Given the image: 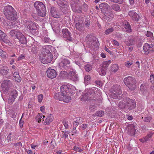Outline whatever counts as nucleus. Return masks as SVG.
I'll return each mask as SVG.
<instances>
[{"label":"nucleus","instance_id":"f8f14e48","mask_svg":"<svg viewBox=\"0 0 154 154\" xmlns=\"http://www.w3.org/2000/svg\"><path fill=\"white\" fill-rule=\"evenodd\" d=\"M18 95V92L15 90H12L10 94L8 100L10 104L12 103Z\"/></svg>","mask_w":154,"mask_h":154},{"label":"nucleus","instance_id":"e433bc0d","mask_svg":"<svg viewBox=\"0 0 154 154\" xmlns=\"http://www.w3.org/2000/svg\"><path fill=\"white\" fill-rule=\"evenodd\" d=\"M142 119H143V121L146 122H150L152 120V118L150 116H147L146 117H142Z\"/></svg>","mask_w":154,"mask_h":154},{"label":"nucleus","instance_id":"052dcab7","mask_svg":"<svg viewBox=\"0 0 154 154\" xmlns=\"http://www.w3.org/2000/svg\"><path fill=\"white\" fill-rule=\"evenodd\" d=\"M42 51L48 54L49 53H50L49 50L47 48H46V47H45V48H42Z\"/></svg>","mask_w":154,"mask_h":154},{"label":"nucleus","instance_id":"6e6552de","mask_svg":"<svg viewBox=\"0 0 154 154\" xmlns=\"http://www.w3.org/2000/svg\"><path fill=\"white\" fill-rule=\"evenodd\" d=\"M59 66L61 69L66 70L70 69L72 68L70 66V62L69 60L66 58L62 59L59 64Z\"/></svg>","mask_w":154,"mask_h":154},{"label":"nucleus","instance_id":"9d476101","mask_svg":"<svg viewBox=\"0 0 154 154\" xmlns=\"http://www.w3.org/2000/svg\"><path fill=\"white\" fill-rule=\"evenodd\" d=\"M72 85H63L60 87V91L64 95L70 94L72 92Z\"/></svg>","mask_w":154,"mask_h":154},{"label":"nucleus","instance_id":"603ef678","mask_svg":"<svg viewBox=\"0 0 154 154\" xmlns=\"http://www.w3.org/2000/svg\"><path fill=\"white\" fill-rule=\"evenodd\" d=\"M150 81L151 83L154 84V74H152L150 77Z\"/></svg>","mask_w":154,"mask_h":154},{"label":"nucleus","instance_id":"39448f33","mask_svg":"<svg viewBox=\"0 0 154 154\" xmlns=\"http://www.w3.org/2000/svg\"><path fill=\"white\" fill-rule=\"evenodd\" d=\"M95 96V94L94 90H89L85 91L81 96L80 98L82 100L86 101L88 100H93Z\"/></svg>","mask_w":154,"mask_h":154},{"label":"nucleus","instance_id":"79ce46f5","mask_svg":"<svg viewBox=\"0 0 154 154\" xmlns=\"http://www.w3.org/2000/svg\"><path fill=\"white\" fill-rule=\"evenodd\" d=\"M38 48L35 45L32 46L31 51L33 54H36L38 53Z\"/></svg>","mask_w":154,"mask_h":154},{"label":"nucleus","instance_id":"1a4fd4ad","mask_svg":"<svg viewBox=\"0 0 154 154\" xmlns=\"http://www.w3.org/2000/svg\"><path fill=\"white\" fill-rule=\"evenodd\" d=\"M143 50L146 54L153 52L154 51V43H145L143 46Z\"/></svg>","mask_w":154,"mask_h":154},{"label":"nucleus","instance_id":"69168bd1","mask_svg":"<svg viewBox=\"0 0 154 154\" xmlns=\"http://www.w3.org/2000/svg\"><path fill=\"white\" fill-rule=\"evenodd\" d=\"M82 122H78L76 121H74L73 122V125L75 126V128L78 125H79V124H81Z\"/></svg>","mask_w":154,"mask_h":154},{"label":"nucleus","instance_id":"7ed1b4c3","mask_svg":"<svg viewBox=\"0 0 154 154\" xmlns=\"http://www.w3.org/2000/svg\"><path fill=\"white\" fill-rule=\"evenodd\" d=\"M87 42V46L91 50H97L98 48L99 43L97 40L94 36L88 35L85 39Z\"/></svg>","mask_w":154,"mask_h":154},{"label":"nucleus","instance_id":"7c9ffc66","mask_svg":"<svg viewBox=\"0 0 154 154\" xmlns=\"http://www.w3.org/2000/svg\"><path fill=\"white\" fill-rule=\"evenodd\" d=\"M69 94H66L64 95L62 97L63 100L62 101H63L65 102L68 103L71 100V97L69 96Z\"/></svg>","mask_w":154,"mask_h":154},{"label":"nucleus","instance_id":"c85d7f7f","mask_svg":"<svg viewBox=\"0 0 154 154\" xmlns=\"http://www.w3.org/2000/svg\"><path fill=\"white\" fill-rule=\"evenodd\" d=\"M113 92L117 93L118 94H122V91L121 90L120 87L119 86L117 85L113 87Z\"/></svg>","mask_w":154,"mask_h":154},{"label":"nucleus","instance_id":"f03ea898","mask_svg":"<svg viewBox=\"0 0 154 154\" xmlns=\"http://www.w3.org/2000/svg\"><path fill=\"white\" fill-rule=\"evenodd\" d=\"M125 103L123 102H120L119 104V106L121 109L132 110L136 107V104L135 100L130 98L126 97L125 101Z\"/></svg>","mask_w":154,"mask_h":154},{"label":"nucleus","instance_id":"864d4df0","mask_svg":"<svg viewBox=\"0 0 154 154\" xmlns=\"http://www.w3.org/2000/svg\"><path fill=\"white\" fill-rule=\"evenodd\" d=\"M23 114L22 115V116L20 120V122H19V125L20 128H22L23 127V124L24 123V121L23 120H22V118L23 116Z\"/></svg>","mask_w":154,"mask_h":154},{"label":"nucleus","instance_id":"20e7f679","mask_svg":"<svg viewBox=\"0 0 154 154\" xmlns=\"http://www.w3.org/2000/svg\"><path fill=\"white\" fill-rule=\"evenodd\" d=\"M24 23L26 27L29 29L30 32L33 35L37 33L39 31L38 25L31 20H28L24 21Z\"/></svg>","mask_w":154,"mask_h":154},{"label":"nucleus","instance_id":"bf43d9fd","mask_svg":"<svg viewBox=\"0 0 154 154\" xmlns=\"http://www.w3.org/2000/svg\"><path fill=\"white\" fill-rule=\"evenodd\" d=\"M43 97L42 94H41L38 96V101L39 102H41L43 99Z\"/></svg>","mask_w":154,"mask_h":154},{"label":"nucleus","instance_id":"f3484780","mask_svg":"<svg viewBox=\"0 0 154 154\" xmlns=\"http://www.w3.org/2000/svg\"><path fill=\"white\" fill-rule=\"evenodd\" d=\"M99 8L101 9V12L103 13L109 10L110 7L107 4L103 3L100 4Z\"/></svg>","mask_w":154,"mask_h":154},{"label":"nucleus","instance_id":"2eb2a0df","mask_svg":"<svg viewBox=\"0 0 154 154\" xmlns=\"http://www.w3.org/2000/svg\"><path fill=\"white\" fill-rule=\"evenodd\" d=\"M43 56L41 57L40 58V61L41 62L44 64H46L50 63L52 60L51 57L48 55L44 54Z\"/></svg>","mask_w":154,"mask_h":154},{"label":"nucleus","instance_id":"37998d69","mask_svg":"<svg viewBox=\"0 0 154 154\" xmlns=\"http://www.w3.org/2000/svg\"><path fill=\"white\" fill-rule=\"evenodd\" d=\"M114 30V28L113 27H110L108 29H106L105 31V34L106 35H107L109 34V33H111V32H112Z\"/></svg>","mask_w":154,"mask_h":154},{"label":"nucleus","instance_id":"aec40b11","mask_svg":"<svg viewBox=\"0 0 154 154\" xmlns=\"http://www.w3.org/2000/svg\"><path fill=\"white\" fill-rule=\"evenodd\" d=\"M103 14L104 18L107 20L112 19L114 17L113 13L110 9Z\"/></svg>","mask_w":154,"mask_h":154},{"label":"nucleus","instance_id":"49530a36","mask_svg":"<svg viewBox=\"0 0 154 154\" xmlns=\"http://www.w3.org/2000/svg\"><path fill=\"white\" fill-rule=\"evenodd\" d=\"M92 68V66L91 65L89 64H87L85 66V70L88 72L91 71Z\"/></svg>","mask_w":154,"mask_h":154},{"label":"nucleus","instance_id":"6e6d98bb","mask_svg":"<svg viewBox=\"0 0 154 154\" xmlns=\"http://www.w3.org/2000/svg\"><path fill=\"white\" fill-rule=\"evenodd\" d=\"M132 64V61H128L125 63V65L127 67L129 68L131 65Z\"/></svg>","mask_w":154,"mask_h":154},{"label":"nucleus","instance_id":"f704fd0d","mask_svg":"<svg viewBox=\"0 0 154 154\" xmlns=\"http://www.w3.org/2000/svg\"><path fill=\"white\" fill-rule=\"evenodd\" d=\"M6 68L5 66H3L2 68H1L0 70V73L2 75H7L8 72V69H5Z\"/></svg>","mask_w":154,"mask_h":154},{"label":"nucleus","instance_id":"4c0bfd02","mask_svg":"<svg viewBox=\"0 0 154 154\" xmlns=\"http://www.w3.org/2000/svg\"><path fill=\"white\" fill-rule=\"evenodd\" d=\"M0 56L4 59L8 57L6 53L1 49H0Z\"/></svg>","mask_w":154,"mask_h":154},{"label":"nucleus","instance_id":"dca6fc26","mask_svg":"<svg viewBox=\"0 0 154 154\" xmlns=\"http://www.w3.org/2000/svg\"><path fill=\"white\" fill-rule=\"evenodd\" d=\"M75 26L76 29L80 31H83L84 29V24L80 20L75 19L74 21Z\"/></svg>","mask_w":154,"mask_h":154},{"label":"nucleus","instance_id":"473e14b6","mask_svg":"<svg viewBox=\"0 0 154 154\" xmlns=\"http://www.w3.org/2000/svg\"><path fill=\"white\" fill-rule=\"evenodd\" d=\"M20 32L17 31L12 30L10 32L9 34L11 37L14 38L15 37L16 38L17 36V35L19 34Z\"/></svg>","mask_w":154,"mask_h":154},{"label":"nucleus","instance_id":"6ab92c4d","mask_svg":"<svg viewBox=\"0 0 154 154\" xmlns=\"http://www.w3.org/2000/svg\"><path fill=\"white\" fill-rule=\"evenodd\" d=\"M128 14L133 20L137 21L140 19V17L136 12L133 11H130Z\"/></svg>","mask_w":154,"mask_h":154},{"label":"nucleus","instance_id":"680f3d73","mask_svg":"<svg viewBox=\"0 0 154 154\" xmlns=\"http://www.w3.org/2000/svg\"><path fill=\"white\" fill-rule=\"evenodd\" d=\"M25 57V55L24 54H22L20 55V56L18 57L17 59L18 61L20 60L23 59H24Z\"/></svg>","mask_w":154,"mask_h":154},{"label":"nucleus","instance_id":"58836bf2","mask_svg":"<svg viewBox=\"0 0 154 154\" xmlns=\"http://www.w3.org/2000/svg\"><path fill=\"white\" fill-rule=\"evenodd\" d=\"M111 63V61L110 60L104 61L103 63L102 64V66L107 69L108 67Z\"/></svg>","mask_w":154,"mask_h":154},{"label":"nucleus","instance_id":"423d86ee","mask_svg":"<svg viewBox=\"0 0 154 154\" xmlns=\"http://www.w3.org/2000/svg\"><path fill=\"white\" fill-rule=\"evenodd\" d=\"M135 79L133 77L130 76L125 78L123 80L126 85L131 91L135 90Z\"/></svg>","mask_w":154,"mask_h":154},{"label":"nucleus","instance_id":"9b49d317","mask_svg":"<svg viewBox=\"0 0 154 154\" xmlns=\"http://www.w3.org/2000/svg\"><path fill=\"white\" fill-rule=\"evenodd\" d=\"M62 31V36L63 38L69 41H72L73 40V39L72 36V35L68 29H63Z\"/></svg>","mask_w":154,"mask_h":154},{"label":"nucleus","instance_id":"c9c22d12","mask_svg":"<svg viewBox=\"0 0 154 154\" xmlns=\"http://www.w3.org/2000/svg\"><path fill=\"white\" fill-rule=\"evenodd\" d=\"M119 67L118 65L114 64L111 66L110 70L114 72H116L119 69Z\"/></svg>","mask_w":154,"mask_h":154},{"label":"nucleus","instance_id":"a19ab883","mask_svg":"<svg viewBox=\"0 0 154 154\" xmlns=\"http://www.w3.org/2000/svg\"><path fill=\"white\" fill-rule=\"evenodd\" d=\"M107 69L106 68L101 66L100 71L99 72L100 74V75H105L106 74Z\"/></svg>","mask_w":154,"mask_h":154},{"label":"nucleus","instance_id":"8fccbe9b","mask_svg":"<svg viewBox=\"0 0 154 154\" xmlns=\"http://www.w3.org/2000/svg\"><path fill=\"white\" fill-rule=\"evenodd\" d=\"M118 95L117 93L113 92V93L111 94V96L114 99H119Z\"/></svg>","mask_w":154,"mask_h":154},{"label":"nucleus","instance_id":"338daca9","mask_svg":"<svg viewBox=\"0 0 154 154\" xmlns=\"http://www.w3.org/2000/svg\"><path fill=\"white\" fill-rule=\"evenodd\" d=\"M142 91H143V94L144 95L147 96L149 95V92L146 90H145Z\"/></svg>","mask_w":154,"mask_h":154},{"label":"nucleus","instance_id":"e2e57ef3","mask_svg":"<svg viewBox=\"0 0 154 154\" xmlns=\"http://www.w3.org/2000/svg\"><path fill=\"white\" fill-rule=\"evenodd\" d=\"M110 1L115 3H117L119 4H121L123 2V0H110Z\"/></svg>","mask_w":154,"mask_h":154},{"label":"nucleus","instance_id":"2f4dec72","mask_svg":"<svg viewBox=\"0 0 154 154\" xmlns=\"http://www.w3.org/2000/svg\"><path fill=\"white\" fill-rule=\"evenodd\" d=\"M13 77L15 81L17 82H20L21 80V78L17 72L14 73L13 74Z\"/></svg>","mask_w":154,"mask_h":154},{"label":"nucleus","instance_id":"bb28decb","mask_svg":"<svg viewBox=\"0 0 154 154\" xmlns=\"http://www.w3.org/2000/svg\"><path fill=\"white\" fill-rule=\"evenodd\" d=\"M64 95V94H62L60 91V92H58L55 94L54 97L56 100L62 101L63 100V97H62Z\"/></svg>","mask_w":154,"mask_h":154},{"label":"nucleus","instance_id":"5701e85b","mask_svg":"<svg viewBox=\"0 0 154 154\" xmlns=\"http://www.w3.org/2000/svg\"><path fill=\"white\" fill-rule=\"evenodd\" d=\"M135 38L133 36L130 37L125 42V44L127 46L134 45L135 43Z\"/></svg>","mask_w":154,"mask_h":154},{"label":"nucleus","instance_id":"ea45409f","mask_svg":"<svg viewBox=\"0 0 154 154\" xmlns=\"http://www.w3.org/2000/svg\"><path fill=\"white\" fill-rule=\"evenodd\" d=\"M125 28L128 32H130L132 31L131 26L127 22V23L125 24Z\"/></svg>","mask_w":154,"mask_h":154},{"label":"nucleus","instance_id":"774afa93","mask_svg":"<svg viewBox=\"0 0 154 154\" xmlns=\"http://www.w3.org/2000/svg\"><path fill=\"white\" fill-rule=\"evenodd\" d=\"M112 42V44L115 46H118L119 45V43L116 40H114Z\"/></svg>","mask_w":154,"mask_h":154},{"label":"nucleus","instance_id":"a878e982","mask_svg":"<svg viewBox=\"0 0 154 154\" xmlns=\"http://www.w3.org/2000/svg\"><path fill=\"white\" fill-rule=\"evenodd\" d=\"M53 115L51 114L48 115L44 122V125H49L53 120Z\"/></svg>","mask_w":154,"mask_h":154},{"label":"nucleus","instance_id":"cd10ccee","mask_svg":"<svg viewBox=\"0 0 154 154\" xmlns=\"http://www.w3.org/2000/svg\"><path fill=\"white\" fill-rule=\"evenodd\" d=\"M136 132V129L133 125H131V127L129 128L128 130V134L131 136L135 134Z\"/></svg>","mask_w":154,"mask_h":154},{"label":"nucleus","instance_id":"de8ad7c7","mask_svg":"<svg viewBox=\"0 0 154 154\" xmlns=\"http://www.w3.org/2000/svg\"><path fill=\"white\" fill-rule=\"evenodd\" d=\"M153 134V133H150L148 134L144 138L145 141H147L149 139L152 137Z\"/></svg>","mask_w":154,"mask_h":154},{"label":"nucleus","instance_id":"3c124183","mask_svg":"<svg viewBox=\"0 0 154 154\" xmlns=\"http://www.w3.org/2000/svg\"><path fill=\"white\" fill-rule=\"evenodd\" d=\"M145 35L147 37L152 38L153 37V33L150 31H147L145 34Z\"/></svg>","mask_w":154,"mask_h":154},{"label":"nucleus","instance_id":"a18cd8bd","mask_svg":"<svg viewBox=\"0 0 154 154\" xmlns=\"http://www.w3.org/2000/svg\"><path fill=\"white\" fill-rule=\"evenodd\" d=\"M62 123L65 127V128L66 129H68L69 128L68 122L64 119L63 120Z\"/></svg>","mask_w":154,"mask_h":154},{"label":"nucleus","instance_id":"b1692460","mask_svg":"<svg viewBox=\"0 0 154 154\" xmlns=\"http://www.w3.org/2000/svg\"><path fill=\"white\" fill-rule=\"evenodd\" d=\"M50 12L51 15L54 17L58 18L59 17L60 15L57 12L55 8L54 7H52L50 9Z\"/></svg>","mask_w":154,"mask_h":154},{"label":"nucleus","instance_id":"4468645a","mask_svg":"<svg viewBox=\"0 0 154 154\" xmlns=\"http://www.w3.org/2000/svg\"><path fill=\"white\" fill-rule=\"evenodd\" d=\"M46 72L48 77L50 78L54 79L57 76V73L54 69L49 68L47 69Z\"/></svg>","mask_w":154,"mask_h":154},{"label":"nucleus","instance_id":"412c9836","mask_svg":"<svg viewBox=\"0 0 154 154\" xmlns=\"http://www.w3.org/2000/svg\"><path fill=\"white\" fill-rule=\"evenodd\" d=\"M34 6L36 9L37 11L45 7L43 3L41 2H35L34 3Z\"/></svg>","mask_w":154,"mask_h":154},{"label":"nucleus","instance_id":"393cba45","mask_svg":"<svg viewBox=\"0 0 154 154\" xmlns=\"http://www.w3.org/2000/svg\"><path fill=\"white\" fill-rule=\"evenodd\" d=\"M6 36V34L0 30V39L2 40L3 42L6 43H9L10 41L5 39Z\"/></svg>","mask_w":154,"mask_h":154},{"label":"nucleus","instance_id":"c03bdc74","mask_svg":"<svg viewBox=\"0 0 154 154\" xmlns=\"http://www.w3.org/2000/svg\"><path fill=\"white\" fill-rule=\"evenodd\" d=\"M104 115V112L102 110L98 111L95 113V115L96 116L100 117H102Z\"/></svg>","mask_w":154,"mask_h":154},{"label":"nucleus","instance_id":"a211bd4d","mask_svg":"<svg viewBox=\"0 0 154 154\" xmlns=\"http://www.w3.org/2000/svg\"><path fill=\"white\" fill-rule=\"evenodd\" d=\"M16 38H17L19 42L22 44H25L26 43L27 40L26 38L21 32L17 35V36Z\"/></svg>","mask_w":154,"mask_h":154},{"label":"nucleus","instance_id":"72a5a7b5","mask_svg":"<svg viewBox=\"0 0 154 154\" xmlns=\"http://www.w3.org/2000/svg\"><path fill=\"white\" fill-rule=\"evenodd\" d=\"M112 8L115 11L118 12L120 11L119 6L117 4H113L111 6Z\"/></svg>","mask_w":154,"mask_h":154},{"label":"nucleus","instance_id":"c756f323","mask_svg":"<svg viewBox=\"0 0 154 154\" xmlns=\"http://www.w3.org/2000/svg\"><path fill=\"white\" fill-rule=\"evenodd\" d=\"M46 11L45 7L37 11L38 15L41 17H44L46 15Z\"/></svg>","mask_w":154,"mask_h":154},{"label":"nucleus","instance_id":"ddd939ff","mask_svg":"<svg viewBox=\"0 0 154 154\" xmlns=\"http://www.w3.org/2000/svg\"><path fill=\"white\" fill-rule=\"evenodd\" d=\"M11 85V81L9 80H5L1 84V86L3 90L5 92L8 91Z\"/></svg>","mask_w":154,"mask_h":154},{"label":"nucleus","instance_id":"4be33fe9","mask_svg":"<svg viewBox=\"0 0 154 154\" xmlns=\"http://www.w3.org/2000/svg\"><path fill=\"white\" fill-rule=\"evenodd\" d=\"M70 72L69 73V75L70 77V79L74 81H76L78 80V76L76 74L75 71H73V69H72L70 70V69H69Z\"/></svg>","mask_w":154,"mask_h":154},{"label":"nucleus","instance_id":"f257e3e1","mask_svg":"<svg viewBox=\"0 0 154 154\" xmlns=\"http://www.w3.org/2000/svg\"><path fill=\"white\" fill-rule=\"evenodd\" d=\"M4 14L8 20H16L17 18V12L14 8L11 5H8L4 7L3 10Z\"/></svg>","mask_w":154,"mask_h":154},{"label":"nucleus","instance_id":"13d9d810","mask_svg":"<svg viewBox=\"0 0 154 154\" xmlns=\"http://www.w3.org/2000/svg\"><path fill=\"white\" fill-rule=\"evenodd\" d=\"M69 131H65L63 135V137L65 138L67 137H68V134H69Z\"/></svg>","mask_w":154,"mask_h":154},{"label":"nucleus","instance_id":"4d7b16f0","mask_svg":"<svg viewBox=\"0 0 154 154\" xmlns=\"http://www.w3.org/2000/svg\"><path fill=\"white\" fill-rule=\"evenodd\" d=\"M74 150L76 152H81L83 150V149H81L79 147L75 146L74 148Z\"/></svg>","mask_w":154,"mask_h":154},{"label":"nucleus","instance_id":"09e8293b","mask_svg":"<svg viewBox=\"0 0 154 154\" xmlns=\"http://www.w3.org/2000/svg\"><path fill=\"white\" fill-rule=\"evenodd\" d=\"M60 74L61 76L63 77H66L68 75V73L65 71H62L60 72Z\"/></svg>","mask_w":154,"mask_h":154},{"label":"nucleus","instance_id":"0eeeda50","mask_svg":"<svg viewBox=\"0 0 154 154\" xmlns=\"http://www.w3.org/2000/svg\"><path fill=\"white\" fill-rule=\"evenodd\" d=\"M57 3L63 13L68 12L69 8L68 0H57Z\"/></svg>","mask_w":154,"mask_h":154},{"label":"nucleus","instance_id":"5fc2aeb1","mask_svg":"<svg viewBox=\"0 0 154 154\" xmlns=\"http://www.w3.org/2000/svg\"><path fill=\"white\" fill-rule=\"evenodd\" d=\"M5 138L3 137V140L2 138L0 137V147H2L3 146V144L4 143V142H5Z\"/></svg>","mask_w":154,"mask_h":154},{"label":"nucleus","instance_id":"0e129e2a","mask_svg":"<svg viewBox=\"0 0 154 154\" xmlns=\"http://www.w3.org/2000/svg\"><path fill=\"white\" fill-rule=\"evenodd\" d=\"M91 78L89 75H85L84 77V79L85 81H88Z\"/></svg>","mask_w":154,"mask_h":154}]
</instances>
